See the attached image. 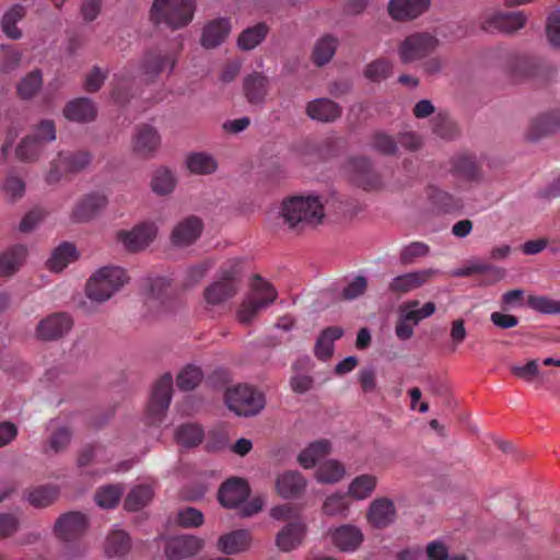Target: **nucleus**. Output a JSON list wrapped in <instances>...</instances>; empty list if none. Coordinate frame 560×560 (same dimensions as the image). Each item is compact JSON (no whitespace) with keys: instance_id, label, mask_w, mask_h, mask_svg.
I'll use <instances>...</instances> for the list:
<instances>
[{"instance_id":"f257e3e1","label":"nucleus","mask_w":560,"mask_h":560,"mask_svg":"<svg viewBox=\"0 0 560 560\" xmlns=\"http://www.w3.org/2000/svg\"><path fill=\"white\" fill-rule=\"evenodd\" d=\"M280 215L289 229L302 231L322 224L326 211L317 196H293L283 200Z\"/></svg>"},{"instance_id":"f03ea898","label":"nucleus","mask_w":560,"mask_h":560,"mask_svg":"<svg viewBox=\"0 0 560 560\" xmlns=\"http://www.w3.org/2000/svg\"><path fill=\"white\" fill-rule=\"evenodd\" d=\"M195 9V0H154L150 19L155 25L177 30L191 22Z\"/></svg>"},{"instance_id":"7ed1b4c3","label":"nucleus","mask_w":560,"mask_h":560,"mask_svg":"<svg viewBox=\"0 0 560 560\" xmlns=\"http://www.w3.org/2000/svg\"><path fill=\"white\" fill-rule=\"evenodd\" d=\"M128 281L126 271L116 266H106L97 270L88 281L86 295L96 302H105L119 291Z\"/></svg>"},{"instance_id":"20e7f679","label":"nucleus","mask_w":560,"mask_h":560,"mask_svg":"<svg viewBox=\"0 0 560 560\" xmlns=\"http://www.w3.org/2000/svg\"><path fill=\"white\" fill-rule=\"evenodd\" d=\"M276 289L260 276H255L252 282V292L243 301L238 311L237 318L242 324H249L258 312L275 302L277 299Z\"/></svg>"},{"instance_id":"39448f33","label":"nucleus","mask_w":560,"mask_h":560,"mask_svg":"<svg viewBox=\"0 0 560 560\" xmlns=\"http://www.w3.org/2000/svg\"><path fill=\"white\" fill-rule=\"evenodd\" d=\"M225 404L237 416H255L265 406L264 395L249 385H236L226 389Z\"/></svg>"},{"instance_id":"423d86ee","label":"nucleus","mask_w":560,"mask_h":560,"mask_svg":"<svg viewBox=\"0 0 560 560\" xmlns=\"http://www.w3.org/2000/svg\"><path fill=\"white\" fill-rule=\"evenodd\" d=\"M439 38L429 32H416L401 40L397 52L401 63L407 65L423 60L436 50Z\"/></svg>"},{"instance_id":"0eeeda50","label":"nucleus","mask_w":560,"mask_h":560,"mask_svg":"<svg viewBox=\"0 0 560 560\" xmlns=\"http://www.w3.org/2000/svg\"><path fill=\"white\" fill-rule=\"evenodd\" d=\"M173 393V377L170 373L162 375L153 386L148 405V421L151 425L160 424L170 407Z\"/></svg>"},{"instance_id":"6e6552de","label":"nucleus","mask_w":560,"mask_h":560,"mask_svg":"<svg viewBox=\"0 0 560 560\" xmlns=\"http://www.w3.org/2000/svg\"><path fill=\"white\" fill-rule=\"evenodd\" d=\"M91 154L86 151L73 153H59L58 159L51 162V167L46 180L49 184L57 183L65 174L78 173L91 163Z\"/></svg>"},{"instance_id":"1a4fd4ad","label":"nucleus","mask_w":560,"mask_h":560,"mask_svg":"<svg viewBox=\"0 0 560 560\" xmlns=\"http://www.w3.org/2000/svg\"><path fill=\"white\" fill-rule=\"evenodd\" d=\"M560 132V109H550L537 115L529 124L525 137L530 142Z\"/></svg>"},{"instance_id":"9d476101","label":"nucleus","mask_w":560,"mask_h":560,"mask_svg":"<svg viewBox=\"0 0 560 560\" xmlns=\"http://www.w3.org/2000/svg\"><path fill=\"white\" fill-rule=\"evenodd\" d=\"M236 271L222 270L221 278L208 285L203 291L205 301L210 305H219L237 293Z\"/></svg>"},{"instance_id":"9b49d317","label":"nucleus","mask_w":560,"mask_h":560,"mask_svg":"<svg viewBox=\"0 0 560 560\" xmlns=\"http://www.w3.org/2000/svg\"><path fill=\"white\" fill-rule=\"evenodd\" d=\"M88 528V518L81 512H68L56 521L54 533L63 541H72L84 534Z\"/></svg>"},{"instance_id":"f8f14e48","label":"nucleus","mask_w":560,"mask_h":560,"mask_svg":"<svg viewBox=\"0 0 560 560\" xmlns=\"http://www.w3.org/2000/svg\"><path fill=\"white\" fill-rule=\"evenodd\" d=\"M73 326L67 313H55L42 319L36 327V336L42 340H57L70 331Z\"/></svg>"},{"instance_id":"ddd939ff","label":"nucleus","mask_w":560,"mask_h":560,"mask_svg":"<svg viewBox=\"0 0 560 560\" xmlns=\"http://www.w3.org/2000/svg\"><path fill=\"white\" fill-rule=\"evenodd\" d=\"M205 547V540L195 535L171 537L165 546V555L172 560H182L197 555Z\"/></svg>"},{"instance_id":"4468645a","label":"nucleus","mask_w":560,"mask_h":560,"mask_svg":"<svg viewBox=\"0 0 560 560\" xmlns=\"http://www.w3.org/2000/svg\"><path fill=\"white\" fill-rule=\"evenodd\" d=\"M527 16L524 12H495L482 22V30L486 32L499 31L503 33H515L526 24Z\"/></svg>"},{"instance_id":"2eb2a0df","label":"nucleus","mask_w":560,"mask_h":560,"mask_svg":"<svg viewBox=\"0 0 560 560\" xmlns=\"http://www.w3.org/2000/svg\"><path fill=\"white\" fill-rule=\"evenodd\" d=\"M156 226L154 223H141L130 231H120L118 240L129 252L144 249L156 236Z\"/></svg>"},{"instance_id":"dca6fc26","label":"nucleus","mask_w":560,"mask_h":560,"mask_svg":"<svg viewBox=\"0 0 560 560\" xmlns=\"http://www.w3.org/2000/svg\"><path fill=\"white\" fill-rule=\"evenodd\" d=\"M249 493L248 482L245 479L233 477L220 487L218 498L223 506L232 509L244 503Z\"/></svg>"},{"instance_id":"f3484780","label":"nucleus","mask_w":560,"mask_h":560,"mask_svg":"<svg viewBox=\"0 0 560 560\" xmlns=\"http://www.w3.org/2000/svg\"><path fill=\"white\" fill-rule=\"evenodd\" d=\"M430 5L431 0H390L387 10L394 21L407 22L422 15Z\"/></svg>"},{"instance_id":"a211bd4d","label":"nucleus","mask_w":560,"mask_h":560,"mask_svg":"<svg viewBox=\"0 0 560 560\" xmlns=\"http://www.w3.org/2000/svg\"><path fill=\"white\" fill-rule=\"evenodd\" d=\"M350 167L354 183L364 190H375L381 188L382 178L373 170L372 163L366 158H353L350 160Z\"/></svg>"},{"instance_id":"6ab92c4d","label":"nucleus","mask_w":560,"mask_h":560,"mask_svg":"<svg viewBox=\"0 0 560 560\" xmlns=\"http://www.w3.org/2000/svg\"><path fill=\"white\" fill-rule=\"evenodd\" d=\"M107 199L104 195L92 192L82 197L73 207L71 219L73 222H88L94 219L106 207Z\"/></svg>"},{"instance_id":"aec40b11","label":"nucleus","mask_w":560,"mask_h":560,"mask_svg":"<svg viewBox=\"0 0 560 560\" xmlns=\"http://www.w3.org/2000/svg\"><path fill=\"white\" fill-rule=\"evenodd\" d=\"M438 273V269L429 268L400 275L389 282L388 290L392 293L405 294L420 288Z\"/></svg>"},{"instance_id":"412c9836","label":"nucleus","mask_w":560,"mask_h":560,"mask_svg":"<svg viewBox=\"0 0 560 560\" xmlns=\"http://www.w3.org/2000/svg\"><path fill=\"white\" fill-rule=\"evenodd\" d=\"M396 508L388 498L373 500L366 513L368 522L375 528H385L396 520Z\"/></svg>"},{"instance_id":"4be33fe9","label":"nucleus","mask_w":560,"mask_h":560,"mask_svg":"<svg viewBox=\"0 0 560 560\" xmlns=\"http://www.w3.org/2000/svg\"><path fill=\"white\" fill-rule=\"evenodd\" d=\"M331 541L341 551H355L363 541V533L354 525L346 524L330 530Z\"/></svg>"},{"instance_id":"5701e85b","label":"nucleus","mask_w":560,"mask_h":560,"mask_svg":"<svg viewBox=\"0 0 560 560\" xmlns=\"http://www.w3.org/2000/svg\"><path fill=\"white\" fill-rule=\"evenodd\" d=\"M176 59L171 52H164L160 49L147 51L142 60V71L150 78H156L166 68L172 71L175 67Z\"/></svg>"},{"instance_id":"b1692460","label":"nucleus","mask_w":560,"mask_h":560,"mask_svg":"<svg viewBox=\"0 0 560 560\" xmlns=\"http://www.w3.org/2000/svg\"><path fill=\"white\" fill-rule=\"evenodd\" d=\"M202 222L197 217H188L182 220L172 231L171 240L176 246L192 244L201 234Z\"/></svg>"},{"instance_id":"393cba45","label":"nucleus","mask_w":560,"mask_h":560,"mask_svg":"<svg viewBox=\"0 0 560 560\" xmlns=\"http://www.w3.org/2000/svg\"><path fill=\"white\" fill-rule=\"evenodd\" d=\"M306 526L300 518H293L277 535L276 544L282 551L298 548L305 536Z\"/></svg>"},{"instance_id":"a878e982","label":"nucleus","mask_w":560,"mask_h":560,"mask_svg":"<svg viewBox=\"0 0 560 560\" xmlns=\"http://www.w3.org/2000/svg\"><path fill=\"white\" fill-rule=\"evenodd\" d=\"M306 479L299 471L288 470L279 475L276 480V489L284 499L299 498L305 491Z\"/></svg>"},{"instance_id":"bb28decb","label":"nucleus","mask_w":560,"mask_h":560,"mask_svg":"<svg viewBox=\"0 0 560 560\" xmlns=\"http://www.w3.org/2000/svg\"><path fill=\"white\" fill-rule=\"evenodd\" d=\"M269 90V79L261 72L254 71L243 80V92L249 104L264 103Z\"/></svg>"},{"instance_id":"cd10ccee","label":"nucleus","mask_w":560,"mask_h":560,"mask_svg":"<svg viewBox=\"0 0 560 560\" xmlns=\"http://www.w3.org/2000/svg\"><path fill=\"white\" fill-rule=\"evenodd\" d=\"M231 32V23L228 19L219 18L205 25L200 44L207 49L221 45Z\"/></svg>"},{"instance_id":"c85d7f7f","label":"nucleus","mask_w":560,"mask_h":560,"mask_svg":"<svg viewBox=\"0 0 560 560\" xmlns=\"http://www.w3.org/2000/svg\"><path fill=\"white\" fill-rule=\"evenodd\" d=\"M252 542L250 533L246 529H235L221 535L217 548L224 555H236L246 551Z\"/></svg>"},{"instance_id":"c756f323","label":"nucleus","mask_w":560,"mask_h":560,"mask_svg":"<svg viewBox=\"0 0 560 560\" xmlns=\"http://www.w3.org/2000/svg\"><path fill=\"white\" fill-rule=\"evenodd\" d=\"M342 109L339 104L329 98H317L306 105V114L313 120L331 122L341 116Z\"/></svg>"},{"instance_id":"7c9ffc66","label":"nucleus","mask_w":560,"mask_h":560,"mask_svg":"<svg viewBox=\"0 0 560 560\" xmlns=\"http://www.w3.org/2000/svg\"><path fill=\"white\" fill-rule=\"evenodd\" d=\"M160 145V136L156 129L149 125L138 128L133 138V150L141 156H149Z\"/></svg>"},{"instance_id":"2f4dec72","label":"nucleus","mask_w":560,"mask_h":560,"mask_svg":"<svg viewBox=\"0 0 560 560\" xmlns=\"http://www.w3.org/2000/svg\"><path fill=\"white\" fill-rule=\"evenodd\" d=\"M63 115L67 119L72 121L88 122L95 118L96 108L91 100L86 97H80L69 102L66 105Z\"/></svg>"},{"instance_id":"473e14b6","label":"nucleus","mask_w":560,"mask_h":560,"mask_svg":"<svg viewBox=\"0 0 560 560\" xmlns=\"http://www.w3.org/2000/svg\"><path fill=\"white\" fill-rule=\"evenodd\" d=\"M58 495L59 487L50 483L32 487L24 491V498L32 506L37 509L49 506L57 500Z\"/></svg>"},{"instance_id":"72a5a7b5","label":"nucleus","mask_w":560,"mask_h":560,"mask_svg":"<svg viewBox=\"0 0 560 560\" xmlns=\"http://www.w3.org/2000/svg\"><path fill=\"white\" fill-rule=\"evenodd\" d=\"M26 254L23 245H14L0 254V277L13 276L23 265Z\"/></svg>"},{"instance_id":"f704fd0d","label":"nucleus","mask_w":560,"mask_h":560,"mask_svg":"<svg viewBox=\"0 0 560 560\" xmlns=\"http://www.w3.org/2000/svg\"><path fill=\"white\" fill-rule=\"evenodd\" d=\"M427 197L439 212L451 213L463 207L460 199L436 186H429L427 188Z\"/></svg>"},{"instance_id":"c9c22d12","label":"nucleus","mask_w":560,"mask_h":560,"mask_svg":"<svg viewBox=\"0 0 560 560\" xmlns=\"http://www.w3.org/2000/svg\"><path fill=\"white\" fill-rule=\"evenodd\" d=\"M343 335V329L338 326H330L325 328L316 340L314 353L318 360L326 361L334 353V342L340 339Z\"/></svg>"},{"instance_id":"e433bc0d","label":"nucleus","mask_w":560,"mask_h":560,"mask_svg":"<svg viewBox=\"0 0 560 560\" xmlns=\"http://www.w3.org/2000/svg\"><path fill=\"white\" fill-rule=\"evenodd\" d=\"M269 33V26L265 22H259L241 32L237 37V47L243 51H249L256 48L265 40Z\"/></svg>"},{"instance_id":"4c0bfd02","label":"nucleus","mask_w":560,"mask_h":560,"mask_svg":"<svg viewBox=\"0 0 560 560\" xmlns=\"http://www.w3.org/2000/svg\"><path fill=\"white\" fill-rule=\"evenodd\" d=\"M330 452V443L327 440H319L311 443L305 450H303L298 457L300 465L310 469L313 468L317 462L327 456Z\"/></svg>"},{"instance_id":"58836bf2","label":"nucleus","mask_w":560,"mask_h":560,"mask_svg":"<svg viewBox=\"0 0 560 560\" xmlns=\"http://www.w3.org/2000/svg\"><path fill=\"white\" fill-rule=\"evenodd\" d=\"M26 15V9L22 4H14L4 12L1 20V28L7 37L11 39H20L22 31L16 26Z\"/></svg>"},{"instance_id":"ea45409f","label":"nucleus","mask_w":560,"mask_h":560,"mask_svg":"<svg viewBox=\"0 0 560 560\" xmlns=\"http://www.w3.org/2000/svg\"><path fill=\"white\" fill-rule=\"evenodd\" d=\"M377 478L370 474L355 477L348 487L347 494L355 500H364L369 498L375 490Z\"/></svg>"},{"instance_id":"a19ab883","label":"nucleus","mask_w":560,"mask_h":560,"mask_svg":"<svg viewBox=\"0 0 560 560\" xmlns=\"http://www.w3.org/2000/svg\"><path fill=\"white\" fill-rule=\"evenodd\" d=\"M452 173L467 182L476 180L479 177V167L474 158L458 155L452 160Z\"/></svg>"},{"instance_id":"79ce46f5","label":"nucleus","mask_w":560,"mask_h":560,"mask_svg":"<svg viewBox=\"0 0 560 560\" xmlns=\"http://www.w3.org/2000/svg\"><path fill=\"white\" fill-rule=\"evenodd\" d=\"M542 68L548 69L550 67L539 60L523 57L515 60L511 69V74L515 80L534 78L539 74Z\"/></svg>"},{"instance_id":"37998d69","label":"nucleus","mask_w":560,"mask_h":560,"mask_svg":"<svg viewBox=\"0 0 560 560\" xmlns=\"http://www.w3.org/2000/svg\"><path fill=\"white\" fill-rule=\"evenodd\" d=\"M77 258V249L70 243L59 245L47 261V267L55 272L61 271Z\"/></svg>"},{"instance_id":"c03bdc74","label":"nucleus","mask_w":560,"mask_h":560,"mask_svg":"<svg viewBox=\"0 0 560 560\" xmlns=\"http://www.w3.org/2000/svg\"><path fill=\"white\" fill-rule=\"evenodd\" d=\"M346 474L343 465L335 459L323 462L316 469V479L320 483H336Z\"/></svg>"},{"instance_id":"a18cd8bd","label":"nucleus","mask_w":560,"mask_h":560,"mask_svg":"<svg viewBox=\"0 0 560 560\" xmlns=\"http://www.w3.org/2000/svg\"><path fill=\"white\" fill-rule=\"evenodd\" d=\"M130 547V537L124 530L116 529L107 536L105 550L109 557H121L129 551Z\"/></svg>"},{"instance_id":"49530a36","label":"nucleus","mask_w":560,"mask_h":560,"mask_svg":"<svg viewBox=\"0 0 560 560\" xmlns=\"http://www.w3.org/2000/svg\"><path fill=\"white\" fill-rule=\"evenodd\" d=\"M186 164L191 173L201 175L211 174L218 167L215 160L205 152L189 154Z\"/></svg>"},{"instance_id":"de8ad7c7","label":"nucleus","mask_w":560,"mask_h":560,"mask_svg":"<svg viewBox=\"0 0 560 560\" xmlns=\"http://www.w3.org/2000/svg\"><path fill=\"white\" fill-rule=\"evenodd\" d=\"M44 147L33 137L26 136L15 149L16 159L21 162H35L39 159Z\"/></svg>"},{"instance_id":"09e8293b","label":"nucleus","mask_w":560,"mask_h":560,"mask_svg":"<svg viewBox=\"0 0 560 560\" xmlns=\"http://www.w3.org/2000/svg\"><path fill=\"white\" fill-rule=\"evenodd\" d=\"M152 497L153 490L150 486H137L126 497L125 509L128 511H139L151 501Z\"/></svg>"},{"instance_id":"8fccbe9b","label":"nucleus","mask_w":560,"mask_h":560,"mask_svg":"<svg viewBox=\"0 0 560 560\" xmlns=\"http://www.w3.org/2000/svg\"><path fill=\"white\" fill-rule=\"evenodd\" d=\"M337 39L330 35H326L317 40L313 50V61L322 67L330 61L336 52Z\"/></svg>"},{"instance_id":"3c124183","label":"nucleus","mask_w":560,"mask_h":560,"mask_svg":"<svg viewBox=\"0 0 560 560\" xmlns=\"http://www.w3.org/2000/svg\"><path fill=\"white\" fill-rule=\"evenodd\" d=\"M178 444L190 447L201 443L203 438L202 429L197 424H183L176 430L175 434Z\"/></svg>"},{"instance_id":"603ef678","label":"nucleus","mask_w":560,"mask_h":560,"mask_svg":"<svg viewBox=\"0 0 560 560\" xmlns=\"http://www.w3.org/2000/svg\"><path fill=\"white\" fill-rule=\"evenodd\" d=\"M203 377L200 368L187 365L177 375V386L180 390L188 392L196 388Z\"/></svg>"},{"instance_id":"864d4df0","label":"nucleus","mask_w":560,"mask_h":560,"mask_svg":"<svg viewBox=\"0 0 560 560\" xmlns=\"http://www.w3.org/2000/svg\"><path fill=\"white\" fill-rule=\"evenodd\" d=\"M122 488L119 485H108L102 487L95 493V501L101 508H115L122 494Z\"/></svg>"},{"instance_id":"5fc2aeb1","label":"nucleus","mask_w":560,"mask_h":560,"mask_svg":"<svg viewBox=\"0 0 560 560\" xmlns=\"http://www.w3.org/2000/svg\"><path fill=\"white\" fill-rule=\"evenodd\" d=\"M392 70L393 65L389 60L378 58L366 66L364 75L371 81L378 82L387 79L390 75Z\"/></svg>"},{"instance_id":"6e6d98bb","label":"nucleus","mask_w":560,"mask_h":560,"mask_svg":"<svg viewBox=\"0 0 560 560\" xmlns=\"http://www.w3.org/2000/svg\"><path fill=\"white\" fill-rule=\"evenodd\" d=\"M511 372L514 376L527 383H533L536 381V387H538L541 383V374L537 360H530L525 365H513L511 368Z\"/></svg>"},{"instance_id":"4d7b16f0","label":"nucleus","mask_w":560,"mask_h":560,"mask_svg":"<svg viewBox=\"0 0 560 560\" xmlns=\"http://www.w3.org/2000/svg\"><path fill=\"white\" fill-rule=\"evenodd\" d=\"M151 186L158 195H167L175 187V178L171 171L166 168L158 170L152 178Z\"/></svg>"},{"instance_id":"13d9d810","label":"nucleus","mask_w":560,"mask_h":560,"mask_svg":"<svg viewBox=\"0 0 560 560\" xmlns=\"http://www.w3.org/2000/svg\"><path fill=\"white\" fill-rule=\"evenodd\" d=\"M42 74L40 71L34 70L30 72L18 85L19 96L28 100L35 95L38 89L42 86Z\"/></svg>"},{"instance_id":"bf43d9fd","label":"nucleus","mask_w":560,"mask_h":560,"mask_svg":"<svg viewBox=\"0 0 560 560\" xmlns=\"http://www.w3.org/2000/svg\"><path fill=\"white\" fill-rule=\"evenodd\" d=\"M527 305L534 311L542 314L560 313V301H555L548 296L528 295Z\"/></svg>"},{"instance_id":"052dcab7","label":"nucleus","mask_w":560,"mask_h":560,"mask_svg":"<svg viewBox=\"0 0 560 560\" xmlns=\"http://www.w3.org/2000/svg\"><path fill=\"white\" fill-rule=\"evenodd\" d=\"M347 495L346 493H334L329 495L323 504V512L330 516L345 515L349 509Z\"/></svg>"},{"instance_id":"680f3d73","label":"nucleus","mask_w":560,"mask_h":560,"mask_svg":"<svg viewBox=\"0 0 560 560\" xmlns=\"http://www.w3.org/2000/svg\"><path fill=\"white\" fill-rule=\"evenodd\" d=\"M430 252L428 244L423 242H412L406 245L400 252V261L402 265H410L417 258L425 257Z\"/></svg>"},{"instance_id":"e2e57ef3","label":"nucleus","mask_w":560,"mask_h":560,"mask_svg":"<svg viewBox=\"0 0 560 560\" xmlns=\"http://www.w3.org/2000/svg\"><path fill=\"white\" fill-rule=\"evenodd\" d=\"M213 264L210 260H203L197 265L189 267L183 279V285L186 288L197 284L212 268Z\"/></svg>"},{"instance_id":"0e129e2a","label":"nucleus","mask_w":560,"mask_h":560,"mask_svg":"<svg viewBox=\"0 0 560 560\" xmlns=\"http://www.w3.org/2000/svg\"><path fill=\"white\" fill-rule=\"evenodd\" d=\"M177 523L186 528L199 527L203 523V514L199 510L188 506L177 513Z\"/></svg>"},{"instance_id":"69168bd1","label":"nucleus","mask_w":560,"mask_h":560,"mask_svg":"<svg viewBox=\"0 0 560 560\" xmlns=\"http://www.w3.org/2000/svg\"><path fill=\"white\" fill-rule=\"evenodd\" d=\"M170 288L171 282L164 277H156L151 279L149 283V292L151 299L160 301L162 304L165 303L170 296Z\"/></svg>"},{"instance_id":"338daca9","label":"nucleus","mask_w":560,"mask_h":560,"mask_svg":"<svg viewBox=\"0 0 560 560\" xmlns=\"http://www.w3.org/2000/svg\"><path fill=\"white\" fill-rule=\"evenodd\" d=\"M373 148L384 155H393L397 151L395 139L384 132H375L372 139Z\"/></svg>"},{"instance_id":"774afa93","label":"nucleus","mask_w":560,"mask_h":560,"mask_svg":"<svg viewBox=\"0 0 560 560\" xmlns=\"http://www.w3.org/2000/svg\"><path fill=\"white\" fill-rule=\"evenodd\" d=\"M546 33L550 45L560 47V11H555L548 16Z\"/></svg>"}]
</instances>
